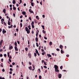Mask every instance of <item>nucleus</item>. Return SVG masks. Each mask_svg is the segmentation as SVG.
Instances as JSON below:
<instances>
[{"label":"nucleus","mask_w":79,"mask_h":79,"mask_svg":"<svg viewBox=\"0 0 79 79\" xmlns=\"http://www.w3.org/2000/svg\"><path fill=\"white\" fill-rule=\"evenodd\" d=\"M25 31L27 32V34L30 33V30L28 29V28L27 27H25Z\"/></svg>","instance_id":"nucleus-1"},{"label":"nucleus","mask_w":79,"mask_h":79,"mask_svg":"<svg viewBox=\"0 0 79 79\" xmlns=\"http://www.w3.org/2000/svg\"><path fill=\"white\" fill-rule=\"evenodd\" d=\"M10 53L9 52H7V56L8 57H9V59H11L12 57H11V56H10Z\"/></svg>","instance_id":"nucleus-2"},{"label":"nucleus","mask_w":79,"mask_h":79,"mask_svg":"<svg viewBox=\"0 0 79 79\" xmlns=\"http://www.w3.org/2000/svg\"><path fill=\"white\" fill-rule=\"evenodd\" d=\"M54 68H55V69H58V66L56 65H55Z\"/></svg>","instance_id":"nucleus-3"},{"label":"nucleus","mask_w":79,"mask_h":79,"mask_svg":"<svg viewBox=\"0 0 79 79\" xmlns=\"http://www.w3.org/2000/svg\"><path fill=\"white\" fill-rule=\"evenodd\" d=\"M2 32L3 34H5V33L6 32V31L5 30V29H3Z\"/></svg>","instance_id":"nucleus-4"},{"label":"nucleus","mask_w":79,"mask_h":79,"mask_svg":"<svg viewBox=\"0 0 79 79\" xmlns=\"http://www.w3.org/2000/svg\"><path fill=\"white\" fill-rule=\"evenodd\" d=\"M58 76H59V79H61V76H62V75L61 74H59Z\"/></svg>","instance_id":"nucleus-5"},{"label":"nucleus","mask_w":79,"mask_h":79,"mask_svg":"<svg viewBox=\"0 0 79 79\" xmlns=\"http://www.w3.org/2000/svg\"><path fill=\"white\" fill-rule=\"evenodd\" d=\"M15 51H18V48L16 46L15 47Z\"/></svg>","instance_id":"nucleus-6"},{"label":"nucleus","mask_w":79,"mask_h":79,"mask_svg":"<svg viewBox=\"0 0 79 79\" xmlns=\"http://www.w3.org/2000/svg\"><path fill=\"white\" fill-rule=\"evenodd\" d=\"M3 40H1L0 42V45H2V44H3Z\"/></svg>","instance_id":"nucleus-7"},{"label":"nucleus","mask_w":79,"mask_h":79,"mask_svg":"<svg viewBox=\"0 0 79 79\" xmlns=\"http://www.w3.org/2000/svg\"><path fill=\"white\" fill-rule=\"evenodd\" d=\"M13 46H10L9 47V50H11V49H13Z\"/></svg>","instance_id":"nucleus-8"},{"label":"nucleus","mask_w":79,"mask_h":79,"mask_svg":"<svg viewBox=\"0 0 79 79\" xmlns=\"http://www.w3.org/2000/svg\"><path fill=\"white\" fill-rule=\"evenodd\" d=\"M60 48H61V50L63 49V45H60Z\"/></svg>","instance_id":"nucleus-9"},{"label":"nucleus","mask_w":79,"mask_h":79,"mask_svg":"<svg viewBox=\"0 0 79 79\" xmlns=\"http://www.w3.org/2000/svg\"><path fill=\"white\" fill-rule=\"evenodd\" d=\"M27 27L30 30H31V25H29L27 26Z\"/></svg>","instance_id":"nucleus-10"},{"label":"nucleus","mask_w":79,"mask_h":79,"mask_svg":"<svg viewBox=\"0 0 79 79\" xmlns=\"http://www.w3.org/2000/svg\"><path fill=\"white\" fill-rule=\"evenodd\" d=\"M23 15H26V12L25 11H23L22 13Z\"/></svg>","instance_id":"nucleus-11"},{"label":"nucleus","mask_w":79,"mask_h":79,"mask_svg":"<svg viewBox=\"0 0 79 79\" xmlns=\"http://www.w3.org/2000/svg\"><path fill=\"white\" fill-rule=\"evenodd\" d=\"M47 55L48 57H52V56L50 54H47Z\"/></svg>","instance_id":"nucleus-12"},{"label":"nucleus","mask_w":79,"mask_h":79,"mask_svg":"<svg viewBox=\"0 0 79 79\" xmlns=\"http://www.w3.org/2000/svg\"><path fill=\"white\" fill-rule=\"evenodd\" d=\"M35 41L36 42H38V38L37 37H36L35 38Z\"/></svg>","instance_id":"nucleus-13"},{"label":"nucleus","mask_w":79,"mask_h":79,"mask_svg":"<svg viewBox=\"0 0 79 79\" xmlns=\"http://www.w3.org/2000/svg\"><path fill=\"white\" fill-rule=\"evenodd\" d=\"M30 3H31V6H34V2H30Z\"/></svg>","instance_id":"nucleus-14"},{"label":"nucleus","mask_w":79,"mask_h":79,"mask_svg":"<svg viewBox=\"0 0 79 79\" xmlns=\"http://www.w3.org/2000/svg\"><path fill=\"white\" fill-rule=\"evenodd\" d=\"M36 18L37 19H38V20H39V16H36Z\"/></svg>","instance_id":"nucleus-15"},{"label":"nucleus","mask_w":79,"mask_h":79,"mask_svg":"<svg viewBox=\"0 0 79 79\" xmlns=\"http://www.w3.org/2000/svg\"><path fill=\"white\" fill-rule=\"evenodd\" d=\"M29 11L30 12V13H33L34 14V12H33L32 10H29Z\"/></svg>","instance_id":"nucleus-16"},{"label":"nucleus","mask_w":79,"mask_h":79,"mask_svg":"<svg viewBox=\"0 0 79 79\" xmlns=\"http://www.w3.org/2000/svg\"><path fill=\"white\" fill-rule=\"evenodd\" d=\"M49 45H52V42H50L49 43Z\"/></svg>","instance_id":"nucleus-17"},{"label":"nucleus","mask_w":79,"mask_h":79,"mask_svg":"<svg viewBox=\"0 0 79 79\" xmlns=\"http://www.w3.org/2000/svg\"><path fill=\"white\" fill-rule=\"evenodd\" d=\"M41 27H42L43 29H44V30H45V28H44V27H45L44 26L42 25Z\"/></svg>","instance_id":"nucleus-18"},{"label":"nucleus","mask_w":79,"mask_h":79,"mask_svg":"<svg viewBox=\"0 0 79 79\" xmlns=\"http://www.w3.org/2000/svg\"><path fill=\"white\" fill-rule=\"evenodd\" d=\"M64 52L63 51V49H61V53H62V54H63V53H64Z\"/></svg>","instance_id":"nucleus-19"},{"label":"nucleus","mask_w":79,"mask_h":79,"mask_svg":"<svg viewBox=\"0 0 79 79\" xmlns=\"http://www.w3.org/2000/svg\"><path fill=\"white\" fill-rule=\"evenodd\" d=\"M8 25L9 26H10V21L9 20H8Z\"/></svg>","instance_id":"nucleus-20"},{"label":"nucleus","mask_w":79,"mask_h":79,"mask_svg":"<svg viewBox=\"0 0 79 79\" xmlns=\"http://www.w3.org/2000/svg\"><path fill=\"white\" fill-rule=\"evenodd\" d=\"M35 52L36 53H39V52H38V51L37 49H35Z\"/></svg>","instance_id":"nucleus-21"},{"label":"nucleus","mask_w":79,"mask_h":79,"mask_svg":"<svg viewBox=\"0 0 79 79\" xmlns=\"http://www.w3.org/2000/svg\"><path fill=\"white\" fill-rule=\"evenodd\" d=\"M38 35H39V33H37V32H36V37H38Z\"/></svg>","instance_id":"nucleus-22"},{"label":"nucleus","mask_w":79,"mask_h":79,"mask_svg":"<svg viewBox=\"0 0 79 79\" xmlns=\"http://www.w3.org/2000/svg\"><path fill=\"white\" fill-rule=\"evenodd\" d=\"M29 68L30 70H32V67L31 66L29 67Z\"/></svg>","instance_id":"nucleus-23"},{"label":"nucleus","mask_w":79,"mask_h":79,"mask_svg":"<svg viewBox=\"0 0 79 79\" xmlns=\"http://www.w3.org/2000/svg\"><path fill=\"white\" fill-rule=\"evenodd\" d=\"M55 71L56 72H59V70L58 69H55Z\"/></svg>","instance_id":"nucleus-24"},{"label":"nucleus","mask_w":79,"mask_h":79,"mask_svg":"<svg viewBox=\"0 0 79 79\" xmlns=\"http://www.w3.org/2000/svg\"><path fill=\"white\" fill-rule=\"evenodd\" d=\"M15 46H18V45H17V42H15Z\"/></svg>","instance_id":"nucleus-25"},{"label":"nucleus","mask_w":79,"mask_h":79,"mask_svg":"<svg viewBox=\"0 0 79 79\" xmlns=\"http://www.w3.org/2000/svg\"><path fill=\"white\" fill-rule=\"evenodd\" d=\"M12 3L13 4H15L16 3V1H12Z\"/></svg>","instance_id":"nucleus-26"},{"label":"nucleus","mask_w":79,"mask_h":79,"mask_svg":"<svg viewBox=\"0 0 79 79\" xmlns=\"http://www.w3.org/2000/svg\"><path fill=\"white\" fill-rule=\"evenodd\" d=\"M20 27H22V26H23V24L22 23H21L20 24Z\"/></svg>","instance_id":"nucleus-27"},{"label":"nucleus","mask_w":79,"mask_h":79,"mask_svg":"<svg viewBox=\"0 0 79 79\" xmlns=\"http://www.w3.org/2000/svg\"><path fill=\"white\" fill-rule=\"evenodd\" d=\"M25 49L26 51V52H27V51L28 50V48H25Z\"/></svg>","instance_id":"nucleus-28"},{"label":"nucleus","mask_w":79,"mask_h":79,"mask_svg":"<svg viewBox=\"0 0 79 79\" xmlns=\"http://www.w3.org/2000/svg\"><path fill=\"white\" fill-rule=\"evenodd\" d=\"M34 21H32L31 23V25H34Z\"/></svg>","instance_id":"nucleus-29"},{"label":"nucleus","mask_w":79,"mask_h":79,"mask_svg":"<svg viewBox=\"0 0 79 79\" xmlns=\"http://www.w3.org/2000/svg\"><path fill=\"white\" fill-rule=\"evenodd\" d=\"M43 33H44V34H45V33H46L45 31L44 30H43Z\"/></svg>","instance_id":"nucleus-30"},{"label":"nucleus","mask_w":79,"mask_h":79,"mask_svg":"<svg viewBox=\"0 0 79 79\" xmlns=\"http://www.w3.org/2000/svg\"><path fill=\"white\" fill-rule=\"evenodd\" d=\"M39 78L40 79H42V76L40 75L39 76Z\"/></svg>","instance_id":"nucleus-31"},{"label":"nucleus","mask_w":79,"mask_h":79,"mask_svg":"<svg viewBox=\"0 0 79 79\" xmlns=\"http://www.w3.org/2000/svg\"><path fill=\"white\" fill-rule=\"evenodd\" d=\"M5 21V19H1V21H2L3 22V21Z\"/></svg>","instance_id":"nucleus-32"},{"label":"nucleus","mask_w":79,"mask_h":79,"mask_svg":"<svg viewBox=\"0 0 79 79\" xmlns=\"http://www.w3.org/2000/svg\"><path fill=\"white\" fill-rule=\"evenodd\" d=\"M31 25H32V28H34L35 27L34 26V25H32L31 24Z\"/></svg>","instance_id":"nucleus-33"},{"label":"nucleus","mask_w":79,"mask_h":79,"mask_svg":"<svg viewBox=\"0 0 79 79\" xmlns=\"http://www.w3.org/2000/svg\"><path fill=\"white\" fill-rule=\"evenodd\" d=\"M3 12L4 13H6V10H3Z\"/></svg>","instance_id":"nucleus-34"},{"label":"nucleus","mask_w":79,"mask_h":79,"mask_svg":"<svg viewBox=\"0 0 79 79\" xmlns=\"http://www.w3.org/2000/svg\"><path fill=\"white\" fill-rule=\"evenodd\" d=\"M60 69H63V66H61L60 67Z\"/></svg>","instance_id":"nucleus-35"},{"label":"nucleus","mask_w":79,"mask_h":79,"mask_svg":"<svg viewBox=\"0 0 79 79\" xmlns=\"http://www.w3.org/2000/svg\"><path fill=\"white\" fill-rule=\"evenodd\" d=\"M36 44L37 47H39V44H38V43H36Z\"/></svg>","instance_id":"nucleus-36"},{"label":"nucleus","mask_w":79,"mask_h":79,"mask_svg":"<svg viewBox=\"0 0 79 79\" xmlns=\"http://www.w3.org/2000/svg\"><path fill=\"white\" fill-rule=\"evenodd\" d=\"M34 21H35V23H37V20L35 19L34 20Z\"/></svg>","instance_id":"nucleus-37"},{"label":"nucleus","mask_w":79,"mask_h":79,"mask_svg":"<svg viewBox=\"0 0 79 79\" xmlns=\"http://www.w3.org/2000/svg\"><path fill=\"white\" fill-rule=\"evenodd\" d=\"M13 9L14 10H16V7H13Z\"/></svg>","instance_id":"nucleus-38"},{"label":"nucleus","mask_w":79,"mask_h":79,"mask_svg":"<svg viewBox=\"0 0 79 79\" xmlns=\"http://www.w3.org/2000/svg\"><path fill=\"white\" fill-rule=\"evenodd\" d=\"M0 79H5V78L4 77H2H2H0Z\"/></svg>","instance_id":"nucleus-39"},{"label":"nucleus","mask_w":79,"mask_h":79,"mask_svg":"<svg viewBox=\"0 0 79 79\" xmlns=\"http://www.w3.org/2000/svg\"><path fill=\"white\" fill-rule=\"evenodd\" d=\"M10 70L11 71H13V69L12 68H10Z\"/></svg>","instance_id":"nucleus-40"},{"label":"nucleus","mask_w":79,"mask_h":79,"mask_svg":"<svg viewBox=\"0 0 79 79\" xmlns=\"http://www.w3.org/2000/svg\"><path fill=\"white\" fill-rule=\"evenodd\" d=\"M34 54L35 56H37V54L35 53H34Z\"/></svg>","instance_id":"nucleus-41"},{"label":"nucleus","mask_w":79,"mask_h":79,"mask_svg":"<svg viewBox=\"0 0 79 79\" xmlns=\"http://www.w3.org/2000/svg\"><path fill=\"white\" fill-rule=\"evenodd\" d=\"M16 32H18V31H19V29H18V28H17L16 29Z\"/></svg>","instance_id":"nucleus-42"},{"label":"nucleus","mask_w":79,"mask_h":79,"mask_svg":"<svg viewBox=\"0 0 79 79\" xmlns=\"http://www.w3.org/2000/svg\"><path fill=\"white\" fill-rule=\"evenodd\" d=\"M44 39H45L46 40H47V38L45 36H44Z\"/></svg>","instance_id":"nucleus-43"},{"label":"nucleus","mask_w":79,"mask_h":79,"mask_svg":"<svg viewBox=\"0 0 79 79\" xmlns=\"http://www.w3.org/2000/svg\"><path fill=\"white\" fill-rule=\"evenodd\" d=\"M41 51L42 52H44V49H41Z\"/></svg>","instance_id":"nucleus-44"},{"label":"nucleus","mask_w":79,"mask_h":79,"mask_svg":"<svg viewBox=\"0 0 79 79\" xmlns=\"http://www.w3.org/2000/svg\"><path fill=\"white\" fill-rule=\"evenodd\" d=\"M0 57H2L3 56V55L2 54H0Z\"/></svg>","instance_id":"nucleus-45"},{"label":"nucleus","mask_w":79,"mask_h":79,"mask_svg":"<svg viewBox=\"0 0 79 79\" xmlns=\"http://www.w3.org/2000/svg\"><path fill=\"white\" fill-rule=\"evenodd\" d=\"M4 56L5 57H6V54H5L4 55Z\"/></svg>","instance_id":"nucleus-46"},{"label":"nucleus","mask_w":79,"mask_h":79,"mask_svg":"<svg viewBox=\"0 0 79 79\" xmlns=\"http://www.w3.org/2000/svg\"><path fill=\"white\" fill-rule=\"evenodd\" d=\"M29 64H30V65H31V64H32L31 62H29Z\"/></svg>","instance_id":"nucleus-47"},{"label":"nucleus","mask_w":79,"mask_h":79,"mask_svg":"<svg viewBox=\"0 0 79 79\" xmlns=\"http://www.w3.org/2000/svg\"><path fill=\"white\" fill-rule=\"evenodd\" d=\"M4 24L5 26H6V23H5V22H4Z\"/></svg>","instance_id":"nucleus-48"},{"label":"nucleus","mask_w":79,"mask_h":79,"mask_svg":"<svg viewBox=\"0 0 79 79\" xmlns=\"http://www.w3.org/2000/svg\"><path fill=\"white\" fill-rule=\"evenodd\" d=\"M2 71H3V72H5V69H2Z\"/></svg>","instance_id":"nucleus-49"},{"label":"nucleus","mask_w":79,"mask_h":79,"mask_svg":"<svg viewBox=\"0 0 79 79\" xmlns=\"http://www.w3.org/2000/svg\"><path fill=\"white\" fill-rule=\"evenodd\" d=\"M10 67L11 68V67H13V65H11V64H10Z\"/></svg>","instance_id":"nucleus-50"},{"label":"nucleus","mask_w":79,"mask_h":79,"mask_svg":"<svg viewBox=\"0 0 79 79\" xmlns=\"http://www.w3.org/2000/svg\"><path fill=\"white\" fill-rule=\"evenodd\" d=\"M9 74H12V71H10L9 72Z\"/></svg>","instance_id":"nucleus-51"},{"label":"nucleus","mask_w":79,"mask_h":79,"mask_svg":"<svg viewBox=\"0 0 79 79\" xmlns=\"http://www.w3.org/2000/svg\"><path fill=\"white\" fill-rule=\"evenodd\" d=\"M44 68H45V69H47V67L46 66H44Z\"/></svg>","instance_id":"nucleus-52"},{"label":"nucleus","mask_w":79,"mask_h":79,"mask_svg":"<svg viewBox=\"0 0 79 79\" xmlns=\"http://www.w3.org/2000/svg\"><path fill=\"white\" fill-rule=\"evenodd\" d=\"M12 64L13 65H15V62H13Z\"/></svg>","instance_id":"nucleus-53"},{"label":"nucleus","mask_w":79,"mask_h":79,"mask_svg":"<svg viewBox=\"0 0 79 79\" xmlns=\"http://www.w3.org/2000/svg\"><path fill=\"white\" fill-rule=\"evenodd\" d=\"M42 17H43V18H45V15H42Z\"/></svg>","instance_id":"nucleus-54"},{"label":"nucleus","mask_w":79,"mask_h":79,"mask_svg":"<svg viewBox=\"0 0 79 79\" xmlns=\"http://www.w3.org/2000/svg\"><path fill=\"white\" fill-rule=\"evenodd\" d=\"M1 61H2V62H3V59H1Z\"/></svg>","instance_id":"nucleus-55"},{"label":"nucleus","mask_w":79,"mask_h":79,"mask_svg":"<svg viewBox=\"0 0 79 79\" xmlns=\"http://www.w3.org/2000/svg\"><path fill=\"white\" fill-rule=\"evenodd\" d=\"M13 15L14 17H15V16H16L15 14H13Z\"/></svg>","instance_id":"nucleus-56"},{"label":"nucleus","mask_w":79,"mask_h":79,"mask_svg":"<svg viewBox=\"0 0 79 79\" xmlns=\"http://www.w3.org/2000/svg\"><path fill=\"white\" fill-rule=\"evenodd\" d=\"M57 51H60V49L59 48L56 49Z\"/></svg>","instance_id":"nucleus-57"},{"label":"nucleus","mask_w":79,"mask_h":79,"mask_svg":"<svg viewBox=\"0 0 79 79\" xmlns=\"http://www.w3.org/2000/svg\"><path fill=\"white\" fill-rule=\"evenodd\" d=\"M40 48H41V46H40L39 47V50H40Z\"/></svg>","instance_id":"nucleus-58"},{"label":"nucleus","mask_w":79,"mask_h":79,"mask_svg":"<svg viewBox=\"0 0 79 79\" xmlns=\"http://www.w3.org/2000/svg\"><path fill=\"white\" fill-rule=\"evenodd\" d=\"M17 42L18 44H19V41H17Z\"/></svg>","instance_id":"nucleus-59"},{"label":"nucleus","mask_w":79,"mask_h":79,"mask_svg":"<svg viewBox=\"0 0 79 79\" xmlns=\"http://www.w3.org/2000/svg\"><path fill=\"white\" fill-rule=\"evenodd\" d=\"M14 36H15V37L16 36V33H15V34H14Z\"/></svg>","instance_id":"nucleus-60"},{"label":"nucleus","mask_w":79,"mask_h":79,"mask_svg":"<svg viewBox=\"0 0 79 79\" xmlns=\"http://www.w3.org/2000/svg\"><path fill=\"white\" fill-rule=\"evenodd\" d=\"M23 15H21V16H20V18H21H21H23Z\"/></svg>","instance_id":"nucleus-61"},{"label":"nucleus","mask_w":79,"mask_h":79,"mask_svg":"<svg viewBox=\"0 0 79 79\" xmlns=\"http://www.w3.org/2000/svg\"><path fill=\"white\" fill-rule=\"evenodd\" d=\"M29 19H30V20H31V17H29Z\"/></svg>","instance_id":"nucleus-62"},{"label":"nucleus","mask_w":79,"mask_h":79,"mask_svg":"<svg viewBox=\"0 0 79 79\" xmlns=\"http://www.w3.org/2000/svg\"><path fill=\"white\" fill-rule=\"evenodd\" d=\"M44 49L45 50H46V47H44Z\"/></svg>","instance_id":"nucleus-63"},{"label":"nucleus","mask_w":79,"mask_h":79,"mask_svg":"<svg viewBox=\"0 0 79 79\" xmlns=\"http://www.w3.org/2000/svg\"><path fill=\"white\" fill-rule=\"evenodd\" d=\"M42 55H44V52H42Z\"/></svg>","instance_id":"nucleus-64"}]
</instances>
